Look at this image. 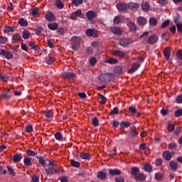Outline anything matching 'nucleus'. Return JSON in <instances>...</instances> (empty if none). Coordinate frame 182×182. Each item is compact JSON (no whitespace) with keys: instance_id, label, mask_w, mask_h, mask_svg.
<instances>
[{"instance_id":"1","label":"nucleus","mask_w":182,"mask_h":182,"mask_svg":"<svg viewBox=\"0 0 182 182\" xmlns=\"http://www.w3.org/2000/svg\"><path fill=\"white\" fill-rule=\"evenodd\" d=\"M97 78L100 80V82H103L104 83H106V82H112V80H114V73H102L100 75H99Z\"/></svg>"},{"instance_id":"2","label":"nucleus","mask_w":182,"mask_h":182,"mask_svg":"<svg viewBox=\"0 0 182 182\" xmlns=\"http://www.w3.org/2000/svg\"><path fill=\"white\" fill-rule=\"evenodd\" d=\"M70 48L73 50H79L80 48V43L82 42V38L78 36H73L70 38Z\"/></svg>"},{"instance_id":"3","label":"nucleus","mask_w":182,"mask_h":182,"mask_svg":"<svg viewBox=\"0 0 182 182\" xmlns=\"http://www.w3.org/2000/svg\"><path fill=\"white\" fill-rule=\"evenodd\" d=\"M85 34L87 36L97 38L99 36V32L96 29L88 28L85 31Z\"/></svg>"},{"instance_id":"4","label":"nucleus","mask_w":182,"mask_h":182,"mask_svg":"<svg viewBox=\"0 0 182 182\" xmlns=\"http://www.w3.org/2000/svg\"><path fill=\"white\" fill-rule=\"evenodd\" d=\"M78 18H83V16L82 15V10L77 9L76 11L73 12L70 15V19L72 21H76Z\"/></svg>"},{"instance_id":"5","label":"nucleus","mask_w":182,"mask_h":182,"mask_svg":"<svg viewBox=\"0 0 182 182\" xmlns=\"http://www.w3.org/2000/svg\"><path fill=\"white\" fill-rule=\"evenodd\" d=\"M158 41H159V37L156 34L149 36L146 39V42L149 45H154V43H157Z\"/></svg>"},{"instance_id":"6","label":"nucleus","mask_w":182,"mask_h":182,"mask_svg":"<svg viewBox=\"0 0 182 182\" xmlns=\"http://www.w3.org/2000/svg\"><path fill=\"white\" fill-rule=\"evenodd\" d=\"M45 171L46 174H58V173H60V171L56 168V166H48L45 169Z\"/></svg>"},{"instance_id":"7","label":"nucleus","mask_w":182,"mask_h":182,"mask_svg":"<svg viewBox=\"0 0 182 182\" xmlns=\"http://www.w3.org/2000/svg\"><path fill=\"white\" fill-rule=\"evenodd\" d=\"M45 18L48 22H53L56 21V17L52 11H47Z\"/></svg>"},{"instance_id":"8","label":"nucleus","mask_w":182,"mask_h":182,"mask_svg":"<svg viewBox=\"0 0 182 182\" xmlns=\"http://www.w3.org/2000/svg\"><path fill=\"white\" fill-rule=\"evenodd\" d=\"M62 77L65 79H75L76 77V74L75 73L64 72L61 74Z\"/></svg>"},{"instance_id":"9","label":"nucleus","mask_w":182,"mask_h":182,"mask_svg":"<svg viewBox=\"0 0 182 182\" xmlns=\"http://www.w3.org/2000/svg\"><path fill=\"white\" fill-rule=\"evenodd\" d=\"M130 43H133V41L132 39H121L119 41V45L123 46V48H127Z\"/></svg>"},{"instance_id":"10","label":"nucleus","mask_w":182,"mask_h":182,"mask_svg":"<svg viewBox=\"0 0 182 182\" xmlns=\"http://www.w3.org/2000/svg\"><path fill=\"white\" fill-rule=\"evenodd\" d=\"M117 9L119 12H124L127 10V4L126 3H119L116 5Z\"/></svg>"},{"instance_id":"11","label":"nucleus","mask_w":182,"mask_h":182,"mask_svg":"<svg viewBox=\"0 0 182 182\" xmlns=\"http://www.w3.org/2000/svg\"><path fill=\"white\" fill-rule=\"evenodd\" d=\"M86 16L89 21L97 17V14L93 11H89L86 13Z\"/></svg>"},{"instance_id":"12","label":"nucleus","mask_w":182,"mask_h":182,"mask_svg":"<svg viewBox=\"0 0 182 182\" xmlns=\"http://www.w3.org/2000/svg\"><path fill=\"white\" fill-rule=\"evenodd\" d=\"M164 55L165 56V59H166V60H170V56H171V50H170V48L166 47L164 50Z\"/></svg>"},{"instance_id":"13","label":"nucleus","mask_w":182,"mask_h":182,"mask_svg":"<svg viewBox=\"0 0 182 182\" xmlns=\"http://www.w3.org/2000/svg\"><path fill=\"white\" fill-rule=\"evenodd\" d=\"M139 68H140V64L136 63L132 65V68L129 70H128V73L132 75L134 73V72H136V70H137V69H139Z\"/></svg>"},{"instance_id":"14","label":"nucleus","mask_w":182,"mask_h":182,"mask_svg":"<svg viewBox=\"0 0 182 182\" xmlns=\"http://www.w3.org/2000/svg\"><path fill=\"white\" fill-rule=\"evenodd\" d=\"M22 159H23V156L21 153L16 154L12 157V161H14V163H19V161H21Z\"/></svg>"},{"instance_id":"15","label":"nucleus","mask_w":182,"mask_h":182,"mask_svg":"<svg viewBox=\"0 0 182 182\" xmlns=\"http://www.w3.org/2000/svg\"><path fill=\"white\" fill-rule=\"evenodd\" d=\"M123 32H124V29L123 28H120L119 26L114 27V35H117V36H122V35H123Z\"/></svg>"},{"instance_id":"16","label":"nucleus","mask_w":182,"mask_h":182,"mask_svg":"<svg viewBox=\"0 0 182 182\" xmlns=\"http://www.w3.org/2000/svg\"><path fill=\"white\" fill-rule=\"evenodd\" d=\"M128 8L129 9H132V11H137L139 9V4L134 3V2H129L128 4Z\"/></svg>"},{"instance_id":"17","label":"nucleus","mask_w":182,"mask_h":182,"mask_svg":"<svg viewBox=\"0 0 182 182\" xmlns=\"http://www.w3.org/2000/svg\"><path fill=\"white\" fill-rule=\"evenodd\" d=\"M162 156L165 159V160H166V161H170V160H171V159L173 157L171 156V152H170L169 151H165L163 153Z\"/></svg>"},{"instance_id":"18","label":"nucleus","mask_w":182,"mask_h":182,"mask_svg":"<svg viewBox=\"0 0 182 182\" xmlns=\"http://www.w3.org/2000/svg\"><path fill=\"white\" fill-rule=\"evenodd\" d=\"M169 166L173 171H177L178 168V162L176 161H171L169 164Z\"/></svg>"},{"instance_id":"19","label":"nucleus","mask_w":182,"mask_h":182,"mask_svg":"<svg viewBox=\"0 0 182 182\" xmlns=\"http://www.w3.org/2000/svg\"><path fill=\"white\" fill-rule=\"evenodd\" d=\"M137 22H138L139 25L144 26V25H146V23H147V19L146 18V17L140 16L137 18Z\"/></svg>"},{"instance_id":"20","label":"nucleus","mask_w":182,"mask_h":182,"mask_svg":"<svg viewBox=\"0 0 182 182\" xmlns=\"http://www.w3.org/2000/svg\"><path fill=\"white\" fill-rule=\"evenodd\" d=\"M23 163L26 167H31V166H32V158L28 156L25 157L23 159Z\"/></svg>"},{"instance_id":"21","label":"nucleus","mask_w":182,"mask_h":182,"mask_svg":"<svg viewBox=\"0 0 182 182\" xmlns=\"http://www.w3.org/2000/svg\"><path fill=\"white\" fill-rule=\"evenodd\" d=\"M140 173V168L137 166L132 167L131 169V174L134 176V178L136 175H138Z\"/></svg>"},{"instance_id":"22","label":"nucleus","mask_w":182,"mask_h":182,"mask_svg":"<svg viewBox=\"0 0 182 182\" xmlns=\"http://www.w3.org/2000/svg\"><path fill=\"white\" fill-rule=\"evenodd\" d=\"M48 29H50V31H56L58 28H59V25L58 23H51L48 24Z\"/></svg>"},{"instance_id":"23","label":"nucleus","mask_w":182,"mask_h":182,"mask_svg":"<svg viewBox=\"0 0 182 182\" xmlns=\"http://www.w3.org/2000/svg\"><path fill=\"white\" fill-rule=\"evenodd\" d=\"M135 180H138L139 181H144L146 180V176H144L141 173H139L134 178Z\"/></svg>"},{"instance_id":"24","label":"nucleus","mask_w":182,"mask_h":182,"mask_svg":"<svg viewBox=\"0 0 182 182\" xmlns=\"http://www.w3.org/2000/svg\"><path fill=\"white\" fill-rule=\"evenodd\" d=\"M123 73V68L121 66H117L114 68V74L116 76H120Z\"/></svg>"},{"instance_id":"25","label":"nucleus","mask_w":182,"mask_h":182,"mask_svg":"<svg viewBox=\"0 0 182 182\" xmlns=\"http://www.w3.org/2000/svg\"><path fill=\"white\" fill-rule=\"evenodd\" d=\"M127 26L129 28V31H132L133 32H136L137 31V26H136V24L133 22H129L127 23Z\"/></svg>"},{"instance_id":"26","label":"nucleus","mask_w":182,"mask_h":182,"mask_svg":"<svg viewBox=\"0 0 182 182\" xmlns=\"http://www.w3.org/2000/svg\"><path fill=\"white\" fill-rule=\"evenodd\" d=\"M97 178L102 181L105 180L106 178V173L104 171H99L97 173Z\"/></svg>"},{"instance_id":"27","label":"nucleus","mask_w":182,"mask_h":182,"mask_svg":"<svg viewBox=\"0 0 182 182\" xmlns=\"http://www.w3.org/2000/svg\"><path fill=\"white\" fill-rule=\"evenodd\" d=\"M141 8L144 12H149L150 11V5L147 2L142 3Z\"/></svg>"},{"instance_id":"28","label":"nucleus","mask_w":182,"mask_h":182,"mask_svg":"<svg viewBox=\"0 0 182 182\" xmlns=\"http://www.w3.org/2000/svg\"><path fill=\"white\" fill-rule=\"evenodd\" d=\"M12 41H15L16 42H18L19 41H22V37L19 33H14L11 37Z\"/></svg>"},{"instance_id":"29","label":"nucleus","mask_w":182,"mask_h":182,"mask_svg":"<svg viewBox=\"0 0 182 182\" xmlns=\"http://www.w3.org/2000/svg\"><path fill=\"white\" fill-rule=\"evenodd\" d=\"M31 37V32L28 30H24L22 33L23 39H29Z\"/></svg>"},{"instance_id":"30","label":"nucleus","mask_w":182,"mask_h":182,"mask_svg":"<svg viewBox=\"0 0 182 182\" xmlns=\"http://www.w3.org/2000/svg\"><path fill=\"white\" fill-rule=\"evenodd\" d=\"M129 110L130 112V113H133L134 114H141L140 112H139V111L137 110V108H136L135 106H131L129 107Z\"/></svg>"},{"instance_id":"31","label":"nucleus","mask_w":182,"mask_h":182,"mask_svg":"<svg viewBox=\"0 0 182 182\" xmlns=\"http://www.w3.org/2000/svg\"><path fill=\"white\" fill-rule=\"evenodd\" d=\"M55 5H56V8H58V9H63L65 8V4H63L62 1H60V0L55 1Z\"/></svg>"},{"instance_id":"32","label":"nucleus","mask_w":182,"mask_h":182,"mask_svg":"<svg viewBox=\"0 0 182 182\" xmlns=\"http://www.w3.org/2000/svg\"><path fill=\"white\" fill-rule=\"evenodd\" d=\"M18 23L20 24L21 26H28V21L25 20V18H19Z\"/></svg>"},{"instance_id":"33","label":"nucleus","mask_w":182,"mask_h":182,"mask_svg":"<svg viewBox=\"0 0 182 182\" xmlns=\"http://www.w3.org/2000/svg\"><path fill=\"white\" fill-rule=\"evenodd\" d=\"M45 60L47 65H52V63H53L56 59L53 57H46Z\"/></svg>"},{"instance_id":"34","label":"nucleus","mask_w":182,"mask_h":182,"mask_svg":"<svg viewBox=\"0 0 182 182\" xmlns=\"http://www.w3.org/2000/svg\"><path fill=\"white\" fill-rule=\"evenodd\" d=\"M121 129H126L127 127H130L132 126V123L122 121L120 124Z\"/></svg>"},{"instance_id":"35","label":"nucleus","mask_w":182,"mask_h":182,"mask_svg":"<svg viewBox=\"0 0 182 182\" xmlns=\"http://www.w3.org/2000/svg\"><path fill=\"white\" fill-rule=\"evenodd\" d=\"M144 169L145 171H147L148 173H151L153 171V168L151 167V165L150 164H146L144 166Z\"/></svg>"},{"instance_id":"36","label":"nucleus","mask_w":182,"mask_h":182,"mask_svg":"<svg viewBox=\"0 0 182 182\" xmlns=\"http://www.w3.org/2000/svg\"><path fill=\"white\" fill-rule=\"evenodd\" d=\"M80 158L82 160H90V155L86 152L81 153Z\"/></svg>"},{"instance_id":"37","label":"nucleus","mask_w":182,"mask_h":182,"mask_svg":"<svg viewBox=\"0 0 182 182\" xmlns=\"http://www.w3.org/2000/svg\"><path fill=\"white\" fill-rule=\"evenodd\" d=\"M36 159H38V163L41 164V166H46V161L45 160V157L36 156Z\"/></svg>"},{"instance_id":"38","label":"nucleus","mask_w":182,"mask_h":182,"mask_svg":"<svg viewBox=\"0 0 182 182\" xmlns=\"http://www.w3.org/2000/svg\"><path fill=\"white\" fill-rule=\"evenodd\" d=\"M70 164L73 166V167H75L76 168H79V167H80V163L73 159L70 160Z\"/></svg>"},{"instance_id":"39","label":"nucleus","mask_w":182,"mask_h":182,"mask_svg":"<svg viewBox=\"0 0 182 182\" xmlns=\"http://www.w3.org/2000/svg\"><path fill=\"white\" fill-rule=\"evenodd\" d=\"M122 21H123V17H122L120 16H116L114 17L115 25H119V23H122Z\"/></svg>"},{"instance_id":"40","label":"nucleus","mask_w":182,"mask_h":182,"mask_svg":"<svg viewBox=\"0 0 182 182\" xmlns=\"http://www.w3.org/2000/svg\"><path fill=\"white\" fill-rule=\"evenodd\" d=\"M99 98L100 99V102L101 105H105L106 104V97L102 94H98Z\"/></svg>"},{"instance_id":"41","label":"nucleus","mask_w":182,"mask_h":182,"mask_svg":"<svg viewBox=\"0 0 182 182\" xmlns=\"http://www.w3.org/2000/svg\"><path fill=\"white\" fill-rule=\"evenodd\" d=\"M163 177H164V175L160 172L155 173V178L157 181H161V180H163Z\"/></svg>"},{"instance_id":"42","label":"nucleus","mask_w":182,"mask_h":182,"mask_svg":"<svg viewBox=\"0 0 182 182\" xmlns=\"http://www.w3.org/2000/svg\"><path fill=\"white\" fill-rule=\"evenodd\" d=\"M29 46H31V48H32L36 52H38V50H39V47H38V46H36V44H35V43L33 41H30L28 43Z\"/></svg>"},{"instance_id":"43","label":"nucleus","mask_w":182,"mask_h":182,"mask_svg":"<svg viewBox=\"0 0 182 182\" xmlns=\"http://www.w3.org/2000/svg\"><path fill=\"white\" fill-rule=\"evenodd\" d=\"M4 33H9V32H15V27H6L4 28Z\"/></svg>"},{"instance_id":"44","label":"nucleus","mask_w":182,"mask_h":182,"mask_svg":"<svg viewBox=\"0 0 182 182\" xmlns=\"http://www.w3.org/2000/svg\"><path fill=\"white\" fill-rule=\"evenodd\" d=\"M70 1L75 6H79V5H82V4H83V0H70Z\"/></svg>"},{"instance_id":"45","label":"nucleus","mask_w":182,"mask_h":182,"mask_svg":"<svg viewBox=\"0 0 182 182\" xmlns=\"http://www.w3.org/2000/svg\"><path fill=\"white\" fill-rule=\"evenodd\" d=\"M55 140L60 141L61 140H63V135H62L60 132H56L55 134Z\"/></svg>"},{"instance_id":"46","label":"nucleus","mask_w":182,"mask_h":182,"mask_svg":"<svg viewBox=\"0 0 182 182\" xmlns=\"http://www.w3.org/2000/svg\"><path fill=\"white\" fill-rule=\"evenodd\" d=\"M7 170H8V173H9V174H10V176H12L13 177H15V176H16V173H15V170H14V168H11V166H7Z\"/></svg>"},{"instance_id":"47","label":"nucleus","mask_w":182,"mask_h":182,"mask_svg":"<svg viewBox=\"0 0 182 182\" xmlns=\"http://www.w3.org/2000/svg\"><path fill=\"white\" fill-rule=\"evenodd\" d=\"M114 55L115 56H119V58H124L126 54L121 50H114Z\"/></svg>"},{"instance_id":"48","label":"nucleus","mask_w":182,"mask_h":182,"mask_svg":"<svg viewBox=\"0 0 182 182\" xmlns=\"http://www.w3.org/2000/svg\"><path fill=\"white\" fill-rule=\"evenodd\" d=\"M149 23L150 25H153L154 26H156V25L159 23V21L157 20V18L153 17L150 18Z\"/></svg>"},{"instance_id":"49","label":"nucleus","mask_w":182,"mask_h":182,"mask_svg":"<svg viewBox=\"0 0 182 182\" xmlns=\"http://www.w3.org/2000/svg\"><path fill=\"white\" fill-rule=\"evenodd\" d=\"M41 119H43V120L50 121L53 119V114H46L45 116H43Z\"/></svg>"},{"instance_id":"50","label":"nucleus","mask_w":182,"mask_h":182,"mask_svg":"<svg viewBox=\"0 0 182 182\" xmlns=\"http://www.w3.org/2000/svg\"><path fill=\"white\" fill-rule=\"evenodd\" d=\"M92 123L94 127H97V126H99V118H97V117H95L92 119Z\"/></svg>"},{"instance_id":"51","label":"nucleus","mask_w":182,"mask_h":182,"mask_svg":"<svg viewBox=\"0 0 182 182\" xmlns=\"http://www.w3.org/2000/svg\"><path fill=\"white\" fill-rule=\"evenodd\" d=\"M4 56L6 59H12V58H14V54L9 51H6Z\"/></svg>"},{"instance_id":"52","label":"nucleus","mask_w":182,"mask_h":182,"mask_svg":"<svg viewBox=\"0 0 182 182\" xmlns=\"http://www.w3.org/2000/svg\"><path fill=\"white\" fill-rule=\"evenodd\" d=\"M38 14H39V8H36L33 9L31 12V15H33L35 18H38V16H39Z\"/></svg>"},{"instance_id":"53","label":"nucleus","mask_w":182,"mask_h":182,"mask_svg":"<svg viewBox=\"0 0 182 182\" xmlns=\"http://www.w3.org/2000/svg\"><path fill=\"white\" fill-rule=\"evenodd\" d=\"M105 62H106L107 63H109L110 65H114V59L110 57H107Z\"/></svg>"},{"instance_id":"54","label":"nucleus","mask_w":182,"mask_h":182,"mask_svg":"<svg viewBox=\"0 0 182 182\" xmlns=\"http://www.w3.org/2000/svg\"><path fill=\"white\" fill-rule=\"evenodd\" d=\"M26 154H27V156H28L30 157H35V156H36V154L35 153V151H33L31 149H28L26 151Z\"/></svg>"},{"instance_id":"55","label":"nucleus","mask_w":182,"mask_h":182,"mask_svg":"<svg viewBox=\"0 0 182 182\" xmlns=\"http://www.w3.org/2000/svg\"><path fill=\"white\" fill-rule=\"evenodd\" d=\"M168 147L171 150H174V149H177V144L176 142L170 143L168 144Z\"/></svg>"},{"instance_id":"56","label":"nucleus","mask_w":182,"mask_h":182,"mask_svg":"<svg viewBox=\"0 0 182 182\" xmlns=\"http://www.w3.org/2000/svg\"><path fill=\"white\" fill-rule=\"evenodd\" d=\"M33 130V127H32V125L31 124H28L25 127V131L26 132V133H31V132H32Z\"/></svg>"},{"instance_id":"57","label":"nucleus","mask_w":182,"mask_h":182,"mask_svg":"<svg viewBox=\"0 0 182 182\" xmlns=\"http://www.w3.org/2000/svg\"><path fill=\"white\" fill-rule=\"evenodd\" d=\"M8 42V38L6 37H4L3 36H0V43H2L3 45H5V43Z\"/></svg>"},{"instance_id":"58","label":"nucleus","mask_w":182,"mask_h":182,"mask_svg":"<svg viewBox=\"0 0 182 182\" xmlns=\"http://www.w3.org/2000/svg\"><path fill=\"white\" fill-rule=\"evenodd\" d=\"M42 31H43V28H42V26H38L35 30L36 35H41Z\"/></svg>"},{"instance_id":"59","label":"nucleus","mask_w":182,"mask_h":182,"mask_svg":"<svg viewBox=\"0 0 182 182\" xmlns=\"http://www.w3.org/2000/svg\"><path fill=\"white\" fill-rule=\"evenodd\" d=\"M96 62H97L96 58L92 57L90 60V65H91V66H95V65H96Z\"/></svg>"},{"instance_id":"60","label":"nucleus","mask_w":182,"mask_h":182,"mask_svg":"<svg viewBox=\"0 0 182 182\" xmlns=\"http://www.w3.org/2000/svg\"><path fill=\"white\" fill-rule=\"evenodd\" d=\"M167 130L168 132H169V133H171V132H174V124H169L168 125Z\"/></svg>"},{"instance_id":"61","label":"nucleus","mask_w":182,"mask_h":182,"mask_svg":"<svg viewBox=\"0 0 182 182\" xmlns=\"http://www.w3.org/2000/svg\"><path fill=\"white\" fill-rule=\"evenodd\" d=\"M176 58L178 59H180V60H182V50L180 49L176 52Z\"/></svg>"},{"instance_id":"62","label":"nucleus","mask_w":182,"mask_h":182,"mask_svg":"<svg viewBox=\"0 0 182 182\" xmlns=\"http://www.w3.org/2000/svg\"><path fill=\"white\" fill-rule=\"evenodd\" d=\"M177 31L179 33H182V23L176 24Z\"/></svg>"},{"instance_id":"63","label":"nucleus","mask_w":182,"mask_h":182,"mask_svg":"<svg viewBox=\"0 0 182 182\" xmlns=\"http://www.w3.org/2000/svg\"><path fill=\"white\" fill-rule=\"evenodd\" d=\"M115 182H124V177L118 176V177L115 178Z\"/></svg>"},{"instance_id":"64","label":"nucleus","mask_w":182,"mask_h":182,"mask_svg":"<svg viewBox=\"0 0 182 182\" xmlns=\"http://www.w3.org/2000/svg\"><path fill=\"white\" fill-rule=\"evenodd\" d=\"M176 102L178 104L182 103V94L177 96Z\"/></svg>"}]
</instances>
